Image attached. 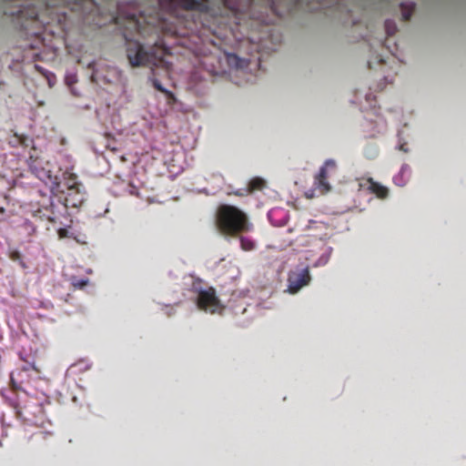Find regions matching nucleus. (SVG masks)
I'll return each mask as SVG.
<instances>
[{
  "label": "nucleus",
  "mask_w": 466,
  "mask_h": 466,
  "mask_svg": "<svg viewBox=\"0 0 466 466\" xmlns=\"http://www.w3.org/2000/svg\"><path fill=\"white\" fill-rule=\"evenodd\" d=\"M88 369H89L88 364L82 360V361H79V362L70 366V368L67 370V375H69V376L76 375L78 371H81L84 370H88Z\"/></svg>",
  "instance_id": "ddd939ff"
},
{
  "label": "nucleus",
  "mask_w": 466,
  "mask_h": 466,
  "mask_svg": "<svg viewBox=\"0 0 466 466\" xmlns=\"http://www.w3.org/2000/svg\"><path fill=\"white\" fill-rule=\"evenodd\" d=\"M368 189L375 194L380 198H385L388 197L389 190L386 187L374 181L372 178L367 180Z\"/></svg>",
  "instance_id": "6e6552de"
},
{
  "label": "nucleus",
  "mask_w": 466,
  "mask_h": 466,
  "mask_svg": "<svg viewBox=\"0 0 466 466\" xmlns=\"http://www.w3.org/2000/svg\"><path fill=\"white\" fill-rule=\"evenodd\" d=\"M222 2H223V5H224L225 7H228V8H229V9H232V7H230V6L228 5V0H222Z\"/></svg>",
  "instance_id": "412c9836"
},
{
  "label": "nucleus",
  "mask_w": 466,
  "mask_h": 466,
  "mask_svg": "<svg viewBox=\"0 0 466 466\" xmlns=\"http://www.w3.org/2000/svg\"><path fill=\"white\" fill-rule=\"evenodd\" d=\"M337 172V165L333 159H328L321 167L319 175L316 177V185L322 193L330 190L328 178L335 175Z\"/></svg>",
  "instance_id": "423d86ee"
},
{
  "label": "nucleus",
  "mask_w": 466,
  "mask_h": 466,
  "mask_svg": "<svg viewBox=\"0 0 466 466\" xmlns=\"http://www.w3.org/2000/svg\"><path fill=\"white\" fill-rule=\"evenodd\" d=\"M114 22L116 25H121V17L120 16L114 17Z\"/></svg>",
  "instance_id": "aec40b11"
},
{
  "label": "nucleus",
  "mask_w": 466,
  "mask_h": 466,
  "mask_svg": "<svg viewBox=\"0 0 466 466\" xmlns=\"http://www.w3.org/2000/svg\"><path fill=\"white\" fill-rule=\"evenodd\" d=\"M400 6L401 10L402 19L404 21L410 20L415 10V4L413 2L400 3Z\"/></svg>",
  "instance_id": "9d476101"
},
{
  "label": "nucleus",
  "mask_w": 466,
  "mask_h": 466,
  "mask_svg": "<svg viewBox=\"0 0 466 466\" xmlns=\"http://www.w3.org/2000/svg\"><path fill=\"white\" fill-rule=\"evenodd\" d=\"M22 381L9 380L7 387L1 390V395L14 407L18 417L21 416L19 396L25 394V390L22 387Z\"/></svg>",
  "instance_id": "39448f33"
},
{
  "label": "nucleus",
  "mask_w": 466,
  "mask_h": 466,
  "mask_svg": "<svg viewBox=\"0 0 466 466\" xmlns=\"http://www.w3.org/2000/svg\"><path fill=\"white\" fill-rule=\"evenodd\" d=\"M88 284L87 279H73L72 285L76 289H83Z\"/></svg>",
  "instance_id": "dca6fc26"
},
{
  "label": "nucleus",
  "mask_w": 466,
  "mask_h": 466,
  "mask_svg": "<svg viewBox=\"0 0 466 466\" xmlns=\"http://www.w3.org/2000/svg\"><path fill=\"white\" fill-rule=\"evenodd\" d=\"M37 160H35L34 163L30 164V168L32 172L41 180L45 181L46 179H48L51 182H55L56 180V177H54L51 174L50 170H45L44 168H38L37 167Z\"/></svg>",
  "instance_id": "1a4fd4ad"
},
{
  "label": "nucleus",
  "mask_w": 466,
  "mask_h": 466,
  "mask_svg": "<svg viewBox=\"0 0 466 466\" xmlns=\"http://www.w3.org/2000/svg\"><path fill=\"white\" fill-rule=\"evenodd\" d=\"M153 86L157 90L166 94L167 96L174 97L173 94L167 90L165 87H163V86L158 80H154Z\"/></svg>",
  "instance_id": "f3484780"
},
{
  "label": "nucleus",
  "mask_w": 466,
  "mask_h": 466,
  "mask_svg": "<svg viewBox=\"0 0 466 466\" xmlns=\"http://www.w3.org/2000/svg\"><path fill=\"white\" fill-rule=\"evenodd\" d=\"M214 222L218 232L224 237H239L254 230L248 215L229 204H220L217 208Z\"/></svg>",
  "instance_id": "f03ea898"
},
{
  "label": "nucleus",
  "mask_w": 466,
  "mask_h": 466,
  "mask_svg": "<svg viewBox=\"0 0 466 466\" xmlns=\"http://www.w3.org/2000/svg\"><path fill=\"white\" fill-rule=\"evenodd\" d=\"M57 234L60 238H65L68 237V231L66 228H59Z\"/></svg>",
  "instance_id": "6ab92c4d"
},
{
  "label": "nucleus",
  "mask_w": 466,
  "mask_h": 466,
  "mask_svg": "<svg viewBox=\"0 0 466 466\" xmlns=\"http://www.w3.org/2000/svg\"><path fill=\"white\" fill-rule=\"evenodd\" d=\"M8 258L12 260V261H15V262H18L19 265L22 267V268H26V265L25 263L24 262L23 258H22V255L21 253L16 250V249H12V250H9L8 252Z\"/></svg>",
  "instance_id": "4468645a"
},
{
  "label": "nucleus",
  "mask_w": 466,
  "mask_h": 466,
  "mask_svg": "<svg viewBox=\"0 0 466 466\" xmlns=\"http://www.w3.org/2000/svg\"><path fill=\"white\" fill-rule=\"evenodd\" d=\"M236 238L239 239L240 247L244 251H251L255 249L256 243L253 239L244 237L243 235Z\"/></svg>",
  "instance_id": "9b49d317"
},
{
  "label": "nucleus",
  "mask_w": 466,
  "mask_h": 466,
  "mask_svg": "<svg viewBox=\"0 0 466 466\" xmlns=\"http://www.w3.org/2000/svg\"><path fill=\"white\" fill-rule=\"evenodd\" d=\"M76 177L73 174L70 175L67 186V197L66 198V205L71 204L72 207H76L83 201V196L80 192L82 185L76 180Z\"/></svg>",
  "instance_id": "0eeeda50"
},
{
  "label": "nucleus",
  "mask_w": 466,
  "mask_h": 466,
  "mask_svg": "<svg viewBox=\"0 0 466 466\" xmlns=\"http://www.w3.org/2000/svg\"><path fill=\"white\" fill-rule=\"evenodd\" d=\"M22 370H24V371L34 370L36 374L40 373L39 370L35 366V364H30V363L23 366Z\"/></svg>",
  "instance_id": "a211bd4d"
},
{
  "label": "nucleus",
  "mask_w": 466,
  "mask_h": 466,
  "mask_svg": "<svg viewBox=\"0 0 466 466\" xmlns=\"http://www.w3.org/2000/svg\"><path fill=\"white\" fill-rule=\"evenodd\" d=\"M13 377H14V372H12V373L10 374V380H13Z\"/></svg>",
  "instance_id": "393cba45"
},
{
  "label": "nucleus",
  "mask_w": 466,
  "mask_h": 466,
  "mask_svg": "<svg viewBox=\"0 0 466 466\" xmlns=\"http://www.w3.org/2000/svg\"><path fill=\"white\" fill-rule=\"evenodd\" d=\"M201 279H197L192 283V290L198 293L197 305L199 309L215 313L220 308V301L214 288L201 289Z\"/></svg>",
  "instance_id": "7ed1b4c3"
},
{
  "label": "nucleus",
  "mask_w": 466,
  "mask_h": 466,
  "mask_svg": "<svg viewBox=\"0 0 466 466\" xmlns=\"http://www.w3.org/2000/svg\"><path fill=\"white\" fill-rule=\"evenodd\" d=\"M384 25L388 35H393L396 33L397 25L393 20H386Z\"/></svg>",
  "instance_id": "2eb2a0df"
},
{
  "label": "nucleus",
  "mask_w": 466,
  "mask_h": 466,
  "mask_svg": "<svg viewBox=\"0 0 466 466\" xmlns=\"http://www.w3.org/2000/svg\"><path fill=\"white\" fill-rule=\"evenodd\" d=\"M125 23L127 25L124 27L123 35L126 40V54L129 65L132 67L157 66L160 65L167 55L168 49L160 40L148 46L129 37L127 31H136L139 35L144 36L140 22L135 14L128 15Z\"/></svg>",
  "instance_id": "f257e3e1"
},
{
  "label": "nucleus",
  "mask_w": 466,
  "mask_h": 466,
  "mask_svg": "<svg viewBox=\"0 0 466 466\" xmlns=\"http://www.w3.org/2000/svg\"><path fill=\"white\" fill-rule=\"evenodd\" d=\"M5 208L4 207H0V214H5Z\"/></svg>",
  "instance_id": "4be33fe9"
},
{
  "label": "nucleus",
  "mask_w": 466,
  "mask_h": 466,
  "mask_svg": "<svg viewBox=\"0 0 466 466\" xmlns=\"http://www.w3.org/2000/svg\"><path fill=\"white\" fill-rule=\"evenodd\" d=\"M235 195H237V196H243V194H242V193H240V192H238V191H237V192L235 193Z\"/></svg>",
  "instance_id": "b1692460"
},
{
  "label": "nucleus",
  "mask_w": 466,
  "mask_h": 466,
  "mask_svg": "<svg viewBox=\"0 0 466 466\" xmlns=\"http://www.w3.org/2000/svg\"><path fill=\"white\" fill-rule=\"evenodd\" d=\"M311 277L308 267L292 270L288 275V289L290 294H296L303 287L309 284Z\"/></svg>",
  "instance_id": "20e7f679"
},
{
  "label": "nucleus",
  "mask_w": 466,
  "mask_h": 466,
  "mask_svg": "<svg viewBox=\"0 0 466 466\" xmlns=\"http://www.w3.org/2000/svg\"><path fill=\"white\" fill-rule=\"evenodd\" d=\"M315 1H316L317 3H319V4H321L323 6H325V5H324V4H322V1H323V0H315Z\"/></svg>",
  "instance_id": "5701e85b"
},
{
  "label": "nucleus",
  "mask_w": 466,
  "mask_h": 466,
  "mask_svg": "<svg viewBox=\"0 0 466 466\" xmlns=\"http://www.w3.org/2000/svg\"><path fill=\"white\" fill-rule=\"evenodd\" d=\"M265 187V180L261 177H254L248 183V193L261 190Z\"/></svg>",
  "instance_id": "f8f14e48"
}]
</instances>
